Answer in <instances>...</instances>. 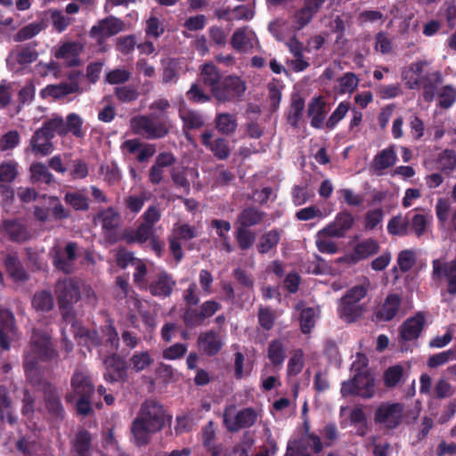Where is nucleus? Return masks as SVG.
<instances>
[{
  "label": "nucleus",
  "instance_id": "obj_5",
  "mask_svg": "<svg viewBox=\"0 0 456 456\" xmlns=\"http://www.w3.org/2000/svg\"><path fill=\"white\" fill-rule=\"evenodd\" d=\"M130 126L134 134L147 140H156L166 137L170 132L172 124L167 118L154 121L148 116L138 115L131 118Z\"/></svg>",
  "mask_w": 456,
  "mask_h": 456
},
{
  "label": "nucleus",
  "instance_id": "obj_6",
  "mask_svg": "<svg viewBox=\"0 0 456 456\" xmlns=\"http://www.w3.org/2000/svg\"><path fill=\"white\" fill-rule=\"evenodd\" d=\"M56 130L51 118L45 120L42 126L37 129L29 140V150L35 156L45 157L50 155L54 146L53 139L54 138Z\"/></svg>",
  "mask_w": 456,
  "mask_h": 456
},
{
  "label": "nucleus",
  "instance_id": "obj_49",
  "mask_svg": "<svg viewBox=\"0 0 456 456\" xmlns=\"http://www.w3.org/2000/svg\"><path fill=\"white\" fill-rule=\"evenodd\" d=\"M23 369L27 380L34 387L42 386L45 381L38 367V362L23 359Z\"/></svg>",
  "mask_w": 456,
  "mask_h": 456
},
{
  "label": "nucleus",
  "instance_id": "obj_36",
  "mask_svg": "<svg viewBox=\"0 0 456 456\" xmlns=\"http://www.w3.org/2000/svg\"><path fill=\"white\" fill-rule=\"evenodd\" d=\"M162 78L163 84H176L183 71L182 61L176 58H171L162 61Z\"/></svg>",
  "mask_w": 456,
  "mask_h": 456
},
{
  "label": "nucleus",
  "instance_id": "obj_8",
  "mask_svg": "<svg viewBox=\"0 0 456 456\" xmlns=\"http://www.w3.org/2000/svg\"><path fill=\"white\" fill-rule=\"evenodd\" d=\"M404 405L401 403H382L375 411L374 421L387 429L397 428L403 418Z\"/></svg>",
  "mask_w": 456,
  "mask_h": 456
},
{
  "label": "nucleus",
  "instance_id": "obj_18",
  "mask_svg": "<svg viewBox=\"0 0 456 456\" xmlns=\"http://www.w3.org/2000/svg\"><path fill=\"white\" fill-rule=\"evenodd\" d=\"M42 391L45 406L48 414L52 419L62 420L65 416V411L57 387L50 382H45Z\"/></svg>",
  "mask_w": 456,
  "mask_h": 456
},
{
  "label": "nucleus",
  "instance_id": "obj_47",
  "mask_svg": "<svg viewBox=\"0 0 456 456\" xmlns=\"http://www.w3.org/2000/svg\"><path fill=\"white\" fill-rule=\"evenodd\" d=\"M31 304L37 312H50L53 308V295L48 290L37 291L34 294Z\"/></svg>",
  "mask_w": 456,
  "mask_h": 456
},
{
  "label": "nucleus",
  "instance_id": "obj_19",
  "mask_svg": "<svg viewBox=\"0 0 456 456\" xmlns=\"http://www.w3.org/2000/svg\"><path fill=\"white\" fill-rule=\"evenodd\" d=\"M354 224V218L348 211H341L337 214L333 222L327 224L318 232L320 236L343 238L351 230Z\"/></svg>",
  "mask_w": 456,
  "mask_h": 456
},
{
  "label": "nucleus",
  "instance_id": "obj_26",
  "mask_svg": "<svg viewBox=\"0 0 456 456\" xmlns=\"http://www.w3.org/2000/svg\"><path fill=\"white\" fill-rule=\"evenodd\" d=\"M326 102L322 96L314 97L307 107V115L311 118V126L316 129H322L326 118Z\"/></svg>",
  "mask_w": 456,
  "mask_h": 456
},
{
  "label": "nucleus",
  "instance_id": "obj_22",
  "mask_svg": "<svg viewBox=\"0 0 456 456\" xmlns=\"http://www.w3.org/2000/svg\"><path fill=\"white\" fill-rule=\"evenodd\" d=\"M213 138L212 130H206L200 135L201 143L219 160H225L231 155V149L229 142L226 139L218 137L215 140Z\"/></svg>",
  "mask_w": 456,
  "mask_h": 456
},
{
  "label": "nucleus",
  "instance_id": "obj_39",
  "mask_svg": "<svg viewBox=\"0 0 456 456\" xmlns=\"http://www.w3.org/2000/svg\"><path fill=\"white\" fill-rule=\"evenodd\" d=\"M64 201L76 211H87L89 209V198L86 189L67 191Z\"/></svg>",
  "mask_w": 456,
  "mask_h": 456
},
{
  "label": "nucleus",
  "instance_id": "obj_55",
  "mask_svg": "<svg viewBox=\"0 0 456 456\" xmlns=\"http://www.w3.org/2000/svg\"><path fill=\"white\" fill-rule=\"evenodd\" d=\"M316 314L313 307H305L301 310L299 316L300 330L304 334H309L315 326Z\"/></svg>",
  "mask_w": 456,
  "mask_h": 456
},
{
  "label": "nucleus",
  "instance_id": "obj_10",
  "mask_svg": "<svg viewBox=\"0 0 456 456\" xmlns=\"http://www.w3.org/2000/svg\"><path fill=\"white\" fill-rule=\"evenodd\" d=\"M97 218L101 223L105 240L113 245L120 240L118 227L121 222L120 214L112 207L99 211Z\"/></svg>",
  "mask_w": 456,
  "mask_h": 456
},
{
  "label": "nucleus",
  "instance_id": "obj_17",
  "mask_svg": "<svg viewBox=\"0 0 456 456\" xmlns=\"http://www.w3.org/2000/svg\"><path fill=\"white\" fill-rule=\"evenodd\" d=\"M257 420V412L252 407L243 408L234 416H230L225 411L224 423L230 432H238L240 429L252 427Z\"/></svg>",
  "mask_w": 456,
  "mask_h": 456
},
{
  "label": "nucleus",
  "instance_id": "obj_51",
  "mask_svg": "<svg viewBox=\"0 0 456 456\" xmlns=\"http://www.w3.org/2000/svg\"><path fill=\"white\" fill-rule=\"evenodd\" d=\"M183 122V128L188 130L199 129L205 125L203 115L197 110H186L180 114Z\"/></svg>",
  "mask_w": 456,
  "mask_h": 456
},
{
  "label": "nucleus",
  "instance_id": "obj_12",
  "mask_svg": "<svg viewBox=\"0 0 456 456\" xmlns=\"http://www.w3.org/2000/svg\"><path fill=\"white\" fill-rule=\"evenodd\" d=\"M105 372L103 378L109 383L128 381V365L127 362L117 353L106 355L103 360Z\"/></svg>",
  "mask_w": 456,
  "mask_h": 456
},
{
  "label": "nucleus",
  "instance_id": "obj_3",
  "mask_svg": "<svg viewBox=\"0 0 456 456\" xmlns=\"http://www.w3.org/2000/svg\"><path fill=\"white\" fill-rule=\"evenodd\" d=\"M54 291L62 320L67 324L74 325L76 314L73 306L81 297L78 282L72 278L60 279L55 284Z\"/></svg>",
  "mask_w": 456,
  "mask_h": 456
},
{
  "label": "nucleus",
  "instance_id": "obj_58",
  "mask_svg": "<svg viewBox=\"0 0 456 456\" xmlns=\"http://www.w3.org/2000/svg\"><path fill=\"white\" fill-rule=\"evenodd\" d=\"M173 233L179 240H191L198 237V231L195 226L189 224H175L173 228Z\"/></svg>",
  "mask_w": 456,
  "mask_h": 456
},
{
  "label": "nucleus",
  "instance_id": "obj_7",
  "mask_svg": "<svg viewBox=\"0 0 456 456\" xmlns=\"http://www.w3.org/2000/svg\"><path fill=\"white\" fill-rule=\"evenodd\" d=\"M247 89L246 82L239 76L224 77L216 88L213 90V97L219 102H233L240 99Z\"/></svg>",
  "mask_w": 456,
  "mask_h": 456
},
{
  "label": "nucleus",
  "instance_id": "obj_20",
  "mask_svg": "<svg viewBox=\"0 0 456 456\" xmlns=\"http://www.w3.org/2000/svg\"><path fill=\"white\" fill-rule=\"evenodd\" d=\"M224 342L219 334L214 329L200 333L197 339V346L203 354L213 357L219 354Z\"/></svg>",
  "mask_w": 456,
  "mask_h": 456
},
{
  "label": "nucleus",
  "instance_id": "obj_11",
  "mask_svg": "<svg viewBox=\"0 0 456 456\" xmlns=\"http://www.w3.org/2000/svg\"><path fill=\"white\" fill-rule=\"evenodd\" d=\"M176 286V281L167 271L161 269L149 277V283L145 290L151 296L158 297H168Z\"/></svg>",
  "mask_w": 456,
  "mask_h": 456
},
{
  "label": "nucleus",
  "instance_id": "obj_33",
  "mask_svg": "<svg viewBox=\"0 0 456 456\" xmlns=\"http://www.w3.org/2000/svg\"><path fill=\"white\" fill-rule=\"evenodd\" d=\"M4 265L9 276L14 281L24 282L29 279L16 253L8 254L4 261Z\"/></svg>",
  "mask_w": 456,
  "mask_h": 456
},
{
  "label": "nucleus",
  "instance_id": "obj_50",
  "mask_svg": "<svg viewBox=\"0 0 456 456\" xmlns=\"http://www.w3.org/2000/svg\"><path fill=\"white\" fill-rule=\"evenodd\" d=\"M77 45L75 43H64L61 45L55 53L57 59H69L67 65L69 67L78 66L80 63L79 59L77 57Z\"/></svg>",
  "mask_w": 456,
  "mask_h": 456
},
{
  "label": "nucleus",
  "instance_id": "obj_57",
  "mask_svg": "<svg viewBox=\"0 0 456 456\" xmlns=\"http://www.w3.org/2000/svg\"><path fill=\"white\" fill-rule=\"evenodd\" d=\"M105 342L102 345L107 347L110 354L116 353L119 346V338L117 330L112 324H109L102 329Z\"/></svg>",
  "mask_w": 456,
  "mask_h": 456
},
{
  "label": "nucleus",
  "instance_id": "obj_27",
  "mask_svg": "<svg viewBox=\"0 0 456 456\" xmlns=\"http://www.w3.org/2000/svg\"><path fill=\"white\" fill-rule=\"evenodd\" d=\"M265 216L266 213L256 207H247L238 214L235 226L249 229L262 224Z\"/></svg>",
  "mask_w": 456,
  "mask_h": 456
},
{
  "label": "nucleus",
  "instance_id": "obj_53",
  "mask_svg": "<svg viewBox=\"0 0 456 456\" xmlns=\"http://www.w3.org/2000/svg\"><path fill=\"white\" fill-rule=\"evenodd\" d=\"M18 163L13 159L0 164V183H11L18 176Z\"/></svg>",
  "mask_w": 456,
  "mask_h": 456
},
{
  "label": "nucleus",
  "instance_id": "obj_62",
  "mask_svg": "<svg viewBox=\"0 0 456 456\" xmlns=\"http://www.w3.org/2000/svg\"><path fill=\"white\" fill-rule=\"evenodd\" d=\"M437 95L439 98L438 104L443 109L451 108L456 102V89L451 85L443 86L441 92L437 93Z\"/></svg>",
  "mask_w": 456,
  "mask_h": 456
},
{
  "label": "nucleus",
  "instance_id": "obj_24",
  "mask_svg": "<svg viewBox=\"0 0 456 456\" xmlns=\"http://www.w3.org/2000/svg\"><path fill=\"white\" fill-rule=\"evenodd\" d=\"M425 322V315L421 312H419L414 316L406 319L400 326V338L403 341L417 339L423 330Z\"/></svg>",
  "mask_w": 456,
  "mask_h": 456
},
{
  "label": "nucleus",
  "instance_id": "obj_29",
  "mask_svg": "<svg viewBox=\"0 0 456 456\" xmlns=\"http://www.w3.org/2000/svg\"><path fill=\"white\" fill-rule=\"evenodd\" d=\"M82 90L78 82L60 83L57 85H48L40 91L42 98L53 97L55 99L63 98L70 94L81 93Z\"/></svg>",
  "mask_w": 456,
  "mask_h": 456
},
{
  "label": "nucleus",
  "instance_id": "obj_61",
  "mask_svg": "<svg viewBox=\"0 0 456 456\" xmlns=\"http://www.w3.org/2000/svg\"><path fill=\"white\" fill-rule=\"evenodd\" d=\"M152 362L153 360L148 351L136 352L130 358L132 367L136 372L145 370Z\"/></svg>",
  "mask_w": 456,
  "mask_h": 456
},
{
  "label": "nucleus",
  "instance_id": "obj_52",
  "mask_svg": "<svg viewBox=\"0 0 456 456\" xmlns=\"http://www.w3.org/2000/svg\"><path fill=\"white\" fill-rule=\"evenodd\" d=\"M403 376V368L400 364L388 367L383 374L384 385L387 388L395 387Z\"/></svg>",
  "mask_w": 456,
  "mask_h": 456
},
{
  "label": "nucleus",
  "instance_id": "obj_23",
  "mask_svg": "<svg viewBox=\"0 0 456 456\" xmlns=\"http://www.w3.org/2000/svg\"><path fill=\"white\" fill-rule=\"evenodd\" d=\"M1 230L5 232L9 240L16 243L26 242L32 237L26 224L16 219L4 220L1 224Z\"/></svg>",
  "mask_w": 456,
  "mask_h": 456
},
{
  "label": "nucleus",
  "instance_id": "obj_1",
  "mask_svg": "<svg viewBox=\"0 0 456 456\" xmlns=\"http://www.w3.org/2000/svg\"><path fill=\"white\" fill-rule=\"evenodd\" d=\"M172 415L155 399H146L131 424V434L135 445L142 447L151 443V436L170 427Z\"/></svg>",
  "mask_w": 456,
  "mask_h": 456
},
{
  "label": "nucleus",
  "instance_id": "obj_2",
  "mask_svg": "<svg viewBox=\"0 0 456 456\" xmlns=\"http://www.w3.org/2000/svg\"><path fill=\"white\" fill-rule=\"evenodd\" d=\"M72 393L65 395L67 403H72L77 396L76 402V411L77 415L89 416L94 412L93 397L95 393L94 385L89 374L82 370H76L70 379Z\"/></svg>",
  "mask_w": 456,
  "mask_h": 456
},
{
  "label": "nucleus",
  "instance_id": "obj_48",
  "mask_svg": "<svg viewBox=\"0 0 456 456\" xmlns=\"http://www.w3.org/2000/svg\"><path fill=\"white\" fill-rule=\"evenodd\" d=\"M29 172L32 183L50 184L53 181V175L48 167L41 162L33 163L29 167Z\"/></svg>",
  "mask_w": 456,
  "mask_h": 456
},
{
  "label": "nucleus",
  "instance_id": "obj_46",
  "mask_svg": "<svg viewBox=\"0 0 456 456\" xmlns=\"http://www.w3.org/2000/svg\"><path fill=\"white\" fill-rule=\"evenodd\" d=\"M233 235L238 248L242 251H247L251 248L256 239L255 232L240 226L235 227Z\"/></svg>",
  "mask_w": 456,
  "mask_h": 456
},
{
  "label": "nucleus",
  "instance_id": "obj_41",
  "mask_svg": "<svg viewBox=\"0 0 456 456\" xmlns=\"http://www.w3.org/2000/svg\"><path fill=\"white\" fill-rule=\"evenodd\" d=\"M387 232L395 236H407L411 233L410 229V214L405 216L400 215L393 216L387 224Z\"/></svg>",
  "mask_w": 456,
  "mask_h": 456
},
{
  "label": "nucleus",
  "instance_id": "obj_30",
  "mask_svg": "<svg viewBox=\"0 0 456 456\" xmlns=\"http://www.w3.org/2000/svg\"><path fill=\"white\" fill-rule=\"evenodd\" d=\"M355 382L358 395L362 398H371L375 394V379L367 370L355 368Z\"/></svg>",
  "mask_w": 456,
  "mask_h": 456
},
{
  "label": "nucleus",
  "instance_id": "obj_4",
  "mask_svg": "<svg viewBox=\"0 0 456 456\" xmlns=\"http://www.w3.org/2000/svg\"><path fill=\"white\" fill-rule=\"evenodd\" d=\"M58 354L50 335L37 329H34L29 341L28 351L24 359L39 362H51Z\"/></svg>",
  "mask_w": 456,
  "mask_h": 456
},
{
  "label": "nucleus",
  "instance_id": "obj_44",
  "mask_svg": "<svg viewBox=\"0 0 456 456\" xmlns=\"http://www.w3.org/2000/svg\"><path fill=\"white\" fill-rule=\"evenodd\" d=\"M216 127L223 134H233L238 126L236 116L230 113H219L216 115Z\"/></svg>",
  "mask_w": 456,
  "mask_h": 456
},
{
  "label": "nucleus",
  "instance_id": "obj_35",
  "mask_svg": "<svg viewBox=\"0 0 456 456\" xmlns=\"http://www.w3.org/2000/svg\"><path fill=\"white\" fill-rule=\"evenodd\" d=\"M200 76L203 84L209 87L210 93L213 95L214 88L219 86L223 78L219 69L211 61L206 62L200 67Z\"/></svg>",
  "mask_w": 456,
  "mask_h": 456
},
{
  "label": "nucleus",
  "instance_id": "obj_54",
  "mask_svg": "<svg viewBox=\"0 0 456 456\" xmlns=\"http://www.w3.org/2000/svg\"><path fill=\"white\" fill-rule=\"evenodd\" d=\"M45 28L43 22H31L21 28L13 37L15 42L28 40Z\"/></svg>",
  "mask_w": 456,
  "mask_h": 456
},
{
  "label": "nucleus",
  "instance_id": "obj_43",
  "mask_svg": "<svg viewBox=\"0 0 456 456\" xmlns=\"http://www.w3.org/2000/svg\"><path fill=\"white\" fill-rule=\"evenodd\" d=\"M267 357L274 367H281L286 358V349L281 339L272 340L267 348Z\"/></svg>",
  "mask_w": 456,
  "mask_h": 456
},
{
  "label": "nucleus",
  "instance_id": "obj_15",
  "mask_svg": "<svg viewBox=\"0 0 456 456\" xmlns=\"http://www.w3.org/2000/svg\"><path fill=\"white\" fill-rule=\"evenodd\" d=\"M18 338V328L12 312L0 307V349L9 351L12 343Z\"/></svg>",
  "mask_w": 456,
  "mask_h": 456
},
{
  "label": "nucleus",
  "instance_id": "obj_28",
  "mask_svg": "<svg viewBox=\"0 0 456 456\" xmlns=\"http://www.w3.org/2000/svg\"><path fill=\"white\" fill-rule=\"evenodd\" d=\"M379 249L380 246L377 240L372 238L365 239L354 247L349 257L351 262L357 263L378 254Z\"/></svg>",
  "mask_w": 456,
  "mask_h": 456
},
{
  "label": "nucleus",
  "instance_id": "obj_14",
  "mask_svg": "<svg viewBox=\"0 0 456 456\" xmlns=\"http://www.w3.org/2000/svg\"><path fill=\"white\" fill-rule=\"evenodd\" d=\"M431 277L435 281L445 279L447 292L452 296H456V258L450 262H444L439 258L434 259Z\"/></svg>",
  "mask_w": 456,
  "mask_h": 456
},
{
  "label": "nucleus",
  "instance_id": "obj_13",
  "mask_svg": "<svg viewBox=\"0 0 456 456\" xmlns=\"http://www.w3.org/2000/svg\"><path fill=\"white\" fill-rule=\"evenodd\" d=\"M304 426L307 444L314 453H320L322 451L323 446H331L338 438V431L335 423H328L319 431L320 435L322 436L324 439L323 443L321 441L319 435L310 432V427L307 422H305Z\"/></svg>",
  "mask_w": 456,
  "mask_h": 456
},
{
  "label": "nucleus",
  "instance_id": "obj_25",
  "mask_svg": "<svg viewBox=\"0 0 456 456\" xmlns=\"http://www.w3.org/2000/svg\"><path fill=\"white\" fill-rule=\"evenodd\" d=\"M422 80V97L425 102H431L437 95L438 87L444 82L443 75L440 71L427 72L421 77Z\"/></svg>",
  "mask_w": 456,
  "mask_h": 456
},
{
  "label": "nucleus",
  "instance_id": "obj_45",
  "mask_svg": "<svg viewBox=\"0 0 456 456\" xmlns=\"http://www.w3.org/2000/svg\"><path fill=\"white\" fill-rule=\"evenodd\" d=\"M50 20L53 29L58 33L64 32L70 26L75 19L68 16L63 11L59 9H49Z\"/></svg>",
  "mask_w": 456,
  "mask_h": 456
},
{
  "label": "nucleus",
  "instance_id": "obj_63",
  "mask_svg": "<svg viewBox=\"0 0 456 456\" xmlns=\"http://www.w3.org/2000/svg\"><path fill=\"white\" fill-rule=\"evenodd\" d=\"M310 5L305 3L304 6L297 10L294 15V19L297 22V28L302 29L305 28L313 19L314 14L316 12Z\"/></svg>",
  "mask_w": 456,
  "mask_h": 456
},
{
  "label": "nucleus",
  "instance_id": "obj_37",
  "mask_svg": "<svg viewBox=\"0 0 456 456\" xmlns=\"http://www.w3.org/2000/svg\"><path fill=\"white\" fill-rule=\"evenodd\" d=\"M92 444V436L85 428L79 429L71 442L72 451L77 456H89Z\"/></svg>",
  "mask_w": 456,
  "mask_h": 456
},
{
  "label": "nucleus",
  "instance_id": "obj_31",
  "mask_svg": "<svg viewBox=\"0 0 456 456\" xmlns=\"http://www.w3.org/2000/svg\"><path fill=\"white\" fill-rule=\"evenodd\" d=\"M401 305V297L397 294H388L385 298L380 308L376 313V317L379 321H392L397 314Z\"/></svg>",
  "mask_w": 456,
  "mask_h": 456
},
{
  "label": "nucleus",
  "instance_id": "obj_64",
  "mask_svg": "<svg viewBox=\"0 0 456 456\" xmlns=\"http://www.w3.org/2000/svg\"><path fill=\"white\" fill-rule=\"evenodd\" d=\"M438 164L444 173L456 169V155L452 150H445L438 157Z\"/></svg>",
  "mask_w": 456,
  "mask_h": 456
},
{
  "label": "nucleus",
  "instance_id": "obj_34",
  "mask_svg": "<svg viewBox=\"0 0 456 456\" xmlns=\"http://www.w3.org/2000/svg\"><path fill=\"white\" fill-rule=\"evenodd\" d=\"M364 311L362 305H355L350 299L345 300V295L340 298L338 314L341 319L348 323L354 322L359 319Z\"/></svg>",
  "mask_w": 456,
  "mask_h": 456
},
{
  "label": "nucleus",
  "instance_id": "obj_21",
  "mask_svg": "<svg viewBox=\"0 0 456 456\" xmlns=\"http://www.w3.org/2000/svg\"><path fill=\"white\" fill-rule=\"evenodd\" d=\"M123 20L110 15L93 26L90 30V36L94 38L101 39L119 33L123 30Z\"/></svg>",
  "mask_w": 456,
  "mask_h": 456
},
{
  "label": "nucleus",
  "instance_id": "obj_16",
  "mask_svg": "<svg viewBox=\"0 0 456 456\" xmlns=\"http://www.w3.org/2000/svg\"><path fill=\"white\" fill-rule=\"evenodd\" d=\"M51 120L59 136H66L68 134H71L77 138H83L85 136L82 129L84 121L77 113H69L67 115L66 120L59 115H53Z\"/></svg>",
  "mask_w": 456,
  "mask_h": 456
},
{
  "label": "nucleus",
  "instance_id": "obj_59",
  "mask_svg": "<svg viewBox=\"0 0 456 456\" xmlns=\"http://www.w3.org/2000/svg\"><path fill=\"white\" fill-rule=\"evenodd\" d=\"M349 102H341L328 118L325 126L328 129L335 128L338 123L342 120L350 109Z\"/></svg>",
  "mask_w": 456,
  "mask_h": 456
},
{
  "label": "nucleus",
  "instance_id": "obj_40",
  "mask_svg": "<svg viewBox=\"0 0 456 456\" xmlns=\"http://www.w3.org/2000/svg\"><path fill=\"white\" fill-rule=\"evenodd\" d=\"M7 419L13 425L17 422V417L12 413V401L9 396V391L5 386H0V420Z\"/></svg>",
  "mask_w": 456,
  "mask_h": 456
},
{
  "label": "nucleus",
  "instance_id": "obj_42",
  "mask_svg": "<svg viewBox=\"0 0 456 456\" xmlns=\"http://www.w3.org/2000/svg\"><path fill=\"white\" fill-rule=\"evenodd\" d=\"M305 109V100L298 94H293L287 114L288 123L294 128L298 127Z\"/></svg>",
  "mask_w": 456,
  "mask_h": 456
},
{
  "label": "nucleus",
  "instance_id": "obj_60",
  "mask_svg": "<svg viewBox=\"0 0 456 456\" xmlns=\"http://www.w3.org/2000/svg\"><path fill=\"white\" fill-rule=\"evenodd\" d=\"M117 99L124 103L131 102L139 97L137 89L133 86H117L114 88Z\"/></svg>",
  "mask_w": 456,
  "mask_h": 456
},
{
  "label": "nucleus",
  "instance_id": "obj_9",
  "mask_svg": "<svg viewBox=\"0 0 456 456\" xmlns=\"http://www.w3.org/2000/svg\"><path fill=\"white\" fill-rule=\"evenodd\" d=\"M222 308L219 302L209 299L203 302L198 308L188 307L184 310L182 319L189 328L199 327L204 324L207 319L214 316Z\"/></svg>",
  "mask_w": 456,
  "mask_h": 456
},
{
  "label": "nucleus",
  "instance_id": "obj_32",
  "mask_svg": "<svg viewBox=\"0 0 456 456\" xmlns=\"http://www.w3.org/2000/svg\"><path fill=\"white\" fill-rule=\"evenodd\" d=\"M397 156L393 145L379 151L373 159L371 168L373 171L380 175L383 170L389 168L395 165Z\"/></svg>",
  "mask_w": 456,
  "mask_h": 456
},
{
  "label": "nucleus",
  "instance_id": "obj_56",
  "mask_svg": "<svg viewBox=\"0 0 456 456\" xmlns=\"http://www.w3.org/2000/svg\"><path fill=\"white\" fill-rule=\"evenodd\" d=\"M246 28L236 29L231 38V45L237 52H244L247 48L252 47L249 38L246 33Z\"/></svg>",
  "mask_w": 456,
  "mask_h": 456
},
{
  "label": "nucleus",
  "instance_id": "obj_38",
  "mask_svg": "<svg viewBox=\"0 0 456 456\" xmlns=\"http://www.w3.org/2000/svg\"><path fill=\"white\" fill-rule=\"evenodd\" d=\"M281 233L282 231L276 228L265 232L261 236L259 242L256 244L258 253L265 255L273 249H275L280 243Z\"/></svg>",
  "mask_w": 456,
  "mask_h": 456
}]
</instances>
